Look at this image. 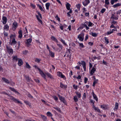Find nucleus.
<instances>
[{
  "label": "nucleus",
  "instance_id": "obj_1",
  "mask_svg": "<svg viewBox=\"0 0 121 121\" xmlns=\"http://www.w3.org/2000/svg\"><path fill=\"white\" fill-rule=\"evenodd\" d=\"M38 15H36V17L38 21L41 24H42V22L41 19H42V16L41 14L39 12H38Z\"/></svg>",
  "mask_w": 121,
  "mask_h": 121
},
{
  "label": "nucleus",
  "instance_id": "obj_2",
  "mask_svg": "<svg viewBox=\"0 0 121 121\" xmlns=\"http://www.w3.org/2000/svg\"><path fill=\"white\" fill-rule=\"evenodd\" d=\"M9 99L12 100H13V101H14L15 103H17L18 104H22V103L20 101H19L17 99L14 98L13 96H10Z\"/></svg>",
  "mask_w": 121,
  "mask_h": 121
},
{
  "label": "nucleus",
  "instance_id": "obj_3",
  "mask_svg": "<svg viewBox=\"0 0 121 121\" xmlns=\"http://www.w3.org/2000/svg\"><path fill=\"white\" fill-rule=\"evenodd\" d=\"M6 48L7 52L9 54H12L13 53V49L10 47H8L7 45L6 46Z\"/></svg>",
  "mask_w": 121,
  "mask_h": 121
},
{
  "label": "nucleus",
  "instance_id": "obj_4",
  "mask_svg": "<svg viewBox=\"0 0 121 121\" xmlns=\"http://www.w3.org/2000/svg\"><path fill=\"white\" fill-rule=\"evenodd\" d=\"M57 75L59 77H60L61 78H63L64 79H66L65 76L62 74V73L61 72L58 71L57 73Z\"/></svg>",
  "mask_w": 121,
  "mask_h": 121
},
{
  "label": "nucleus",
  "instance_id": "obj_5",
  "mask_svg": "<svg viewBox=\"0 0 121 121\" xmlns=\"http://www.w3.org/2000/svg\"><path fill=\"white\" fill-rule=\"evenodd\" d=\"M115 14V13H114V14H112L111 18L115 20H117L118 19V16L117 15L116 16Z\"/></svg>",
  "mask_w": 121,
  "mask_h": 121
},
{
  "label": "nucleus",
  "instance_id": "obj_6",
  "mask_svg": "<svg viewBox=\"0 0 121 121\" xmlns=\"http://www.w3.org/2000/svg\"><path fill=\"white\" fill-rule=\"evenodd\" d=\"M84 35L82 34H80L78 36V38L79 39L80 41H82L83 39L82 37H83Z\"/></svg>",
  "mask_w": 121,
  "mask_h": 121
},
{
  "label": "nucleus",
  "instance_id": "obj_7",
  "mask_svg": "<svg viewBox=\"0 0 121 121\" xmlns=\"http://www.w3.org/2000/svg\"><path fill=\"white\" fill-rule=\"evenodd\" d=\"M32 40V39H29L26 40L27 42L26 43V44L27 47H29L30 45V44Z\"/></svg>",
  "mask_w": 121,
  "mask_h": 121
},
{
  "label": "nucleus",
  "instance_id": "obj_8",
  "mask_svg": "<svg viewBox=\"0 0 121 121\" xmlns=\"http://www.w3.org/2000/svg\"><path fill=\"white\" fill-rule=\"evenodd\" d=\"M94 67H95V65L93 66V68L90 71V73L91 74V75H92L95 72V71L96 69L94 68Z\"/></svg>",
  "mask_w": 121,
  "mask_h": 121
},
{
  "label": "nucleus",
  "instance_id": "obj_9",
  "mask_svg": "<svg viewBox=\"0 0 121 121\" xmlns=\"http://www.w3.org/2000/svg\"><path fill=\"white\" fill-rule=\"evenodd\" d=\"M60 99L62 101L63 103H65L66 102V101L65 99V98L62 96H60V95L58 96Z\"/></svg>",
  "mask_w": 121,
  "mask_h": 121
},
{
  "label": "nucleus",
  "instance_id": "obj_10",
  "mask_svg": "<svg viewBox=\"0 0 121 121\" xmlns=\"http://www.w3.org/2000/svg\"><path fill=\"white\" fill-rule=\"evenodd\" d=\"M90 3L89 0H85L84 2H83L82 3L84 6H86Z\"/></svg>",
  "mask_w": 121,
  "mask_h": 121
},
{
  "label": "nucleus",
  "instance_id": "obj_11",
  "mask_svg": "<svg viewBox=\"0 0 121 121\" xmlns=\"http://www.w3.org/2000/svg\"><path fill=\"white\" fill-rule=\"evenodd\" d=\"M2 80L7 84H9L10 83L9 81V80L4 78H2Z\"/></svg>",
  "mask_w": 121,
  "mask_h": 121
},
{
  "label": "nucleus",
  "instance_id": "obj_12",
  "mask_svg": "<svg viewBox=\"0 0 121 121\" xmlns=\"http://www.w3.org/2000/svg\"><path fill=\"white\" fill-rule=\"evenodd\" d=\"M82 66L83 68L84 71H86V63L84 61H82Z\"/></svg>",
  "mask_w": 121,
  "mask_h": 121
},
{
  "label": "nucleus",
  "instance_id": "obj_13",
  "mask_svg": "<svg viewBox=\"0 0 121 121\" xmlns=\"http://www.w3.org/2000/svg\"><path fill=\"white\" fill-rule=\"evenodd\" d=\"M23 62L22 60L20 59H18V65L19 66H21L22 65Z\"/></svg>",
  "mask_w": 121,
  "mask_h": 121
},
{
  "label": "nucleus",
  "instance_id": "obj_14",
  "mask_svg": "<svg viewBox=\"0 0 121 121\" xmlns=\"http://www.w3.org/2000/svg\"><path fill=\"white\" fill-rule=\"evenodd\" d=\"M17 26V24L16 22H14L13 23V27L14 28V29H15Z\"/></svg>",
  "mask_w": 121,
  "mask_h": 121
},
{
  "label": "nucleus",
  "instance_id": "obj_15",
  "mask_svg": "<svg viewBox=\"0 0 121 121\" xmlns=\"http://www.w3.org/2000/svg\"><path fill=\"white\" fill-rule=\"evenodd\" d=\"M101 108L104 109H108V106L106 105H101Z\"/></svg>",
  "mask_w": 121,
  "mask_h": 121
},
{
  "label": "nucleus",
  "instance_id": "obj_16",
  "mask_svg": "<svg viewBox=\"0 0 121 121\" xmlns=\"http://www.w3.org/2000/svg\"><path fill=\"white\" fill-rule=\"evenodd\" d=\"M49 55L51 56L53 58L54 57V52L50 51V50H49Z\"/></svg>",
  "mask_w": 121,
  "mask_h": 121
},
{
  "label": "nucleus",
  "instance_id": "obj_17",
  "mask_svg": "<svg viewBox=\"0 0 121 121\" xmlns=\"http://www.w3.org/2000/svg\"><path fill=\"white\" fill-rule=\"evenodd\" d=\"M2 19L3 21V23L4 24H5L7 22V18L5 17H3L2 18Z\"/></svg>",
  "mask_w": 121,
  "mask_h": 121
},
{
  "label": "nucleus",
  "instance_id": "obj_18",
  "mask_svg": "<svg viewBox=\"0 0 121 121\" xmlns=\"http://www.w3.org/2000/svg\"><path fill=\"white\" fill-rule=\"evenodd\" d=\"M41 117L44 121H47V117L41 114L40 115Z\"/></svg>",
  "mask_w": 121,
  "mask_h": 121
},
{
  "label": "nucleus",
  "instance_id": "obj_19",
  "mask_svg": "<svg viewBox=\"0 0 121 121\" xmlns=\"http://www.w3.org/2000/svg\"><path fill=\"white\" fill-rule=\"evenodd\" d=\"M9 25L7 24H6L4 25V30H5L7 31L9 30Z\"/></svg>",
  "mask_w": 121,
  "mask_h": 121
},
{
  "label": "nucleus",
  "instance_id": "obj_20",
  "mask_svg": "<svg viewBox=\"0 0 121 121\" xmlns=\"http://www.w3.org/2000/svg\"><path fill=\"white\" fill-rule=\"evenodd\" d=\"M92 107L96 111H97L98 112H100V111L98 108L95 107L94 105H93Z\"/></svg>",
  "mask_w": 121,
  "mask_h": 121
},
{
  "label": "nucleus",
  "instance_id": "obj_21",
  "mask_svg": "<svg viewBox=\"0 0 121 121\" xmlns=\"http://www.w3.org/2000/svg\"><path fill=\"white\" fill-rule=\"evenodd\" d=\"M19 35L18 37L20 38H21L22 36V31L21 30H19L18 31Z\"/></svg>",
  "mask_w": 121,
  "mask_h": 121
},
{
  "label": "nucleus",
  "instance_id": "obj_22",
  "mask_svg": "<svg viewBox=\"0 0 121 121\" xmlns=\"http://www.w3.org/2000/svg\"><path fill=\"white\" fill-rule=\"evenodd\" d=\"M17 42L15 41V39H13L11 43L10 44L12 45L15 44Z\"/></svg>",
  "mask_w": 121,
  "mask_h": 121
},
{
  "label": "nucleus",
  "instance_id": "obj_23",
  "mask_svg": "<svg viewBox=\"0 0 121 121\" xmlns=\"http://www.w3.org/2000/svg\"><path fill=\"white\" fill-rule=\"evenodd\" d=\"M53 108L57 110L58 112L61 113V110L58 107H54Z\"/></svg>",
  "mask_w": 121,
  "mask_h": 121
},
{
  "label": "nucleus",
  "instance_id": "obj_24",
  "mask_svg": "<svg viewBox=\"0 0 121 121\" xmlns=\"http://www.w3.org/2000/svg\"><path fill=\"white\" fill-rule=\"evenodd\" d=\"M121 5V4L120 3H117L114 5H113L112 6L114 8H116L118 7L119 6Z\"/></svg>",
  "mask_w": 121,
  "mask_h": 121
},
{
  "label": "nucleus",
  "instance_id": "obj_25",
  "mask_svg": "<svg viewBox=\"0 0 121 121\" xmlns=\"http://www.w3.org/2000/svg\"><path fill=\"white\" fill-rule=\"evenodd\" d=\"M12 57L13 58L12 60H16V61H17L18 59L17 56H12Z\"/></svg>",
  "mask_w": 121,
  "mask_h": 121
},
{
  "label": "nucleus",
  "instance_id": "obj_26",
  "mask_svg": "<svg viewBox=\"0 0 121 121\" xmlns=\"http://www.w3.org/2000/svg\"><path fill=\"white\" fill-rule=\"evenodd\" d=\"M60 87L61 88H66L67 87L66 86L64 85L61 83H60Z\"/></svg>",
  "mask_w": 121,
  "mask_h": 121
},
{
  "label": "nucleus",
  "instance_id": "obj_27",
  "mask_svg": "<svg viewBox=\"0 0 121 121\" xmlns=\"http://www.w3.org/2000/svg\"><path fill=\"white\" fill-rule=\"evenodd\" d=\"M70 4L69 3H67L66 5V7L67 9L68 10H70Z\"/></svg>",
  "mask_w": 121,
  "mask_h": 121
},
{
  "label": "nucleus",
  "instance_id": "obj_28",
  "mask_svg": "<svg viewBox=\"0 0 121 121\" xmlns=\"http://www.w3.org/2000/svg\"><path fill=\"white\" fill-rule=\"evenodd\" d=\"M24 103L27 105H28L29 107H31V104L30 103H29V102L27 101H24Z\"/></svg>",
  "mask_w": 121,
  "mask_h": 121
},
{
  "label": "nucleus",
  "instance_id": "obj_29",
  "mask_svg": "<svg viewBox=\"0 0 121 121\" xmlns=\"http://www.w3.org/2000/svg\"><path fill=\"white\" fill-rule=\"evenodd\" d=\"M57 45L59 46V49L60 50H61L63 46L62 45L60 44L57 43Z\"/></svg>",
  "mask_w": 121,
  "mask_h": 121
},
{
  "label": "nucleus",
  "instance_id": "obj_30",
  "mask_svg": "<svg viewBox=\"0 0 121 121\" xmlns=\"http://www.w3.org/2000/svg\"><path fill=\"white\" fill-rule=\"evenodd\" d=\"M51 38L54 41L58 42L57 40L53 36H52Z\"/></svg>",
  "mask_w": 121,
  "mask_h": 121
},
{
  "label": "nucleus",
  "instance_id": "obj_31",
  "mask_svg": "<svg viewBox=\"0 0 121 121\" xmlns=\"http://www.w3.org/2000/svg\"><path fill=\"white\" fill-rule=\"evenodd\" d=\"M92 95L94 99H95L96 100V101H97L98 99L97 98L96 95L93 92L92 93Z\"/></svg>",
  "mask_w": 121,
  "mask_h": 121
},
{
  "label": "nucleus",
  "instance_id": "obj_32",
  "mask_svg": "<svg viewBox=\"0 0 121 121\" xmlns=\"http://www.w3.org/2000/svg\"><path fill=\"white\" fill-rule=\"evenodd\" d=\"M9 89H10L11 91H12L15 92H16L17 93H18V92L17 91H16L13 88H12L10 87H9Z\"/></svg>",
  "mask_w": 121,
  "mask_h": 121
},
{
  "label": "nucleus",
  "instance_id": "obj_33",
  "mask_svg": "<svg viewBox=\"0 0 121 121\" xmlns=\"http://www.w3.org/2000/svg\"><path fill=\"white\" fill-rule=\"evenodd\" d=\"M76 93L77 96L78 98H80L81 97V94L78 92H76Z\"/></svg>",
  "mask_w": 121,
  "mask_h": 121
},
{
  "label": "nucleus",
  "instance_id": "obj_34",
  "mask_svg": "<svg viewBox=\"0 0 121 121\" xmlns=\"http://www.w3.org/2000/svg\"><path fill=\"white\" fill-rule=\"evenodd\" d=\"M50 4L49 3H47L46 4V7L47 9L48 10L49 9V8L50 6Z\"/></svg>",
  "mask_w": 121,
  "mask_h": 121
},
{
  "label": "nucleus",
  "instance_id": "obj_35",
  "mask_svg": "<svg viewBox=\"0 0 121 121\" xmlns=\"http://www.w3.org/2000/svg\"><path fill=\"white\" fill-rule=\"evenodd\" d=\"M48 77L50 78L51 79H53V78L52 76L49 73H47L46 74Z\"/></svg>",
  "mask_w": 121,
  "mask_h": 121
},
{
  "label": "nucleus",
  "instance_id": "obj_36",
  "mask_svg": "<svg viewBox=\"0 0 121 121\" xmlns=\"http://www.w3.org/2000/svg\"><path fill=\"white\" fill-rule=\"evenodd\" d=\"M15 35H14L11 34L10 36V37L11 39H15Z\"/></svg>",
  "mask_w": 121,
  "mask_h": 121
},
{
  "label": "nucleus",
  "instance_id": "obj_37",
  "mask_svg": "<svg viewBox=\"0 0 121 121\" xmlns=\"http://www.w3.org/2000/svg\"><path fill=\"white\" fill-rule=\"evenodd\" d=\"M91 35L93 37H96L97 35V34L95 33H92Z\"/></svg>",
  "mask_w": 121,
  "mask_h": 121
},
{
  "label": "nucleus",
  "instance_id": "obj_38",
  "mask_svg": "<svg viewBox=\"0 0 121 121\" xmlns=\"http://www.w3.org/2000/svg\"><path fill=\"white\" fill-rule=\"evenodd\" d=\"M26 68L28 69H30L31 68L30 66L29 65L28 63H26Z\"/></svg>",
  "mask_w": 121,
  "mask_h": 121
},
{
  "label": "nucleus",
  "instance_id": "obj_39",
  "mask_svg": "<svg viewBox=\"0 0 121 121\" xmlns=\"http://www.w3.org/2000/svg\"><path fill=\"white\" fill-rule=\"evenodd\" d=\"M60 41L64 45H66V43H65V40H63L62 39H61L60 40Z\"/></svg>",
  "mask_w": 121,
  "mask_h": 121
},
{
  "label": "nucleus",
  "instance_id": "obj_40",
  "mask_svg": "<svg viewBox=\"0 0 121 121\" xmlns=\"http://www.w3.org/2000/svg\"><path fill=\"white\" fill-rule=\"evenodd\" d=\"M73 99L75 102L77 101L78 100V99L76 96H75L74 97Z\"/></svg>",
  "mask_w": 121,
  "mask_h": 121
},
{
  "label": "nucleus",
  "instance_id": "obj_41",
  "mask_svg": "<svg viewBox=\"0 0 121 121\" xmlns=\"http://www.w3.org/2000/svg\"><path fill=\"white\" fill-rule=\"evenodd\" d=\"M118 104L117 103H116L115 104V109H117L118 107Z\"/></svg>",
  "mask_w": 121,
  "mask_h": 121
},
{
  "label": "nucleus",
  "instance_id": "obj_42",
  "mask_svg": "<svg viewBox=\"0 0 121 121\" xmlns=\"http://www.w3.org/2000/svg\"><path fill=\"white\" fill-rule=\"evenodd\" d=\"M105 3L107 5H109V0H105Z\"/></svg>",
  "mask_w": 121,
  "mask_h": 121
},
{
  "label": "nucleus",
  "instance_id": "obj_43",
  "mask_svg": "<svg viewBox=\"0 0 121 121\" xmlns=\"http://www.w3.org/2000/svg\"><path fill=\"white\" fill-rule=\"evenodd\" d=\"M3 34L4 36L7 37L8 36V33L6 32L4 30V31Z\"/></svg>",
  "mask_w": 121,
  "mask_h": 121
},
{
  "label": "nucleus",
  "instance_id": "obj_44",
  "mask_svg": "<svg viewBox=\"0 0 121 121\" xmlns=\"http://www.w3.org/2000/svg\"><path fill=\"white\" fill-rule=\"evenodd\" d=\"M104 39L106 43L107 44H108L109 43V41L107 38L106 37H104Z\"/></svg>",
  "mask_w": 121,
  "mask_h": 121
},
{
  "label": "nucleus",
  "instance_id": "obj_45",
  "mask_svg": "<svg viewBox=\"0 0 121 121\" xmlns=\"http://www.w3.org/2000/svg\"><path fill=\"white\" fill-rule=\"evenodd\" d=\"M113 32V30H112L111 31H109L107 33V35H109L110 34H111Z\"/></svg>",
  "mask_w": 121,
  "mask_h": 121
},
{
  "label": "nucleus",
  "instance_id": "obj_46",
  "mask_svg": "<svg viewBox=\"0 0 121 121\" xmlns=\"http://www.w3.org/2000/svg\"><path fill=\"white\" fill-rule=\"evenodd\" d=\"M47 115L48 116H52V115L51 113L49 112H47Z\"/></svg>",
  "mask_w": 121,
  "mask_h": 121
},
{
  "label": "nucleus",
  "instance_id": "obj_47",
  "mask_svg": "<svg viewBox=\"0 0 121 121\" xmlns=\"http://www.w3.org/2000/svg\"><path fill=\"white\" fill-rule=\"evenodd\" d=\"M73 88L75 89L76 90H77L78 89V86H76L75 85H73Z\"/></svg>",
  "mask_w": 121,
  "mask_h": 121
},
{
  "label": "nucleus",
  "instance_id": "obj_48",
  "mask_svg": "<svg viewBox=\"0 0 121 121\" xmlns=\"http://www.w3.org/2000/svg\"><path fill=\"white\" fill-rule=\"evenodd\" d=\"M39 7L40 10L42 11H44V10L43 9V8L41 7V6L40 5L39 6Z\"/></svg>",
  "mask_w": 121,
  "mask_h": 121
},
{
  "label": "nucleus",
  "instance_id": "obj_49",
  "mask_svg": "<svg viewBox=\"0 0 121 121\" xmlns=\"http://www.w3.org/2000/svg\"><path fill=\"white\" fill-rule=\"evenodd\" d=\"M38 70H39V73L41 75L44 73L40 69H38Z\"/></svg>",
  "mask_w": 121,
  "mask_h": 121
},
{
  "label": "nucleus",
  "instance_id": "obj_50",
  "mask_svg": "<svg viewBox=\"0 0 121 121\" xmlns=\"http://www.w3.org/2000/svg\"><path fill=\"white\" fill-rule=\"evenodd\" d=\"M35 61L38 63H39L40 61V60L38 58H36L35 60Z\"/></svg>",
  "mask_w": 121,
  "mask_h": 121
},
{
  "label": "nucleus",
  "instance_id": "obj_51",
  "mask_svg": "<svg viewBox=\"0 0 121 121\" xmlns=\"http://www.w3.org/2000/svg\"><path fill=\"white\" fill-rule=\"evenodd\" d=\"M79 43V46L81 47L82 48H83L84 47V46L83 45V44L82 43Z\"/></svg>",
  "mask_w": 121,
  "mask_h": 121
},
{
  "label": "nucleus",
  "instance_id": "obj_52",
  "mask_svg": "<svg viewBox=\"0 0 121 121\" xmlns=\"http://www.w3.org/2000/svg\"><path fill=\"white\" fill-rule=\"evenodd\" d=\"M105 9H102L101 11V12L102 13H103L105 11Z\"/></svg>",
  "mask_w": 121,
  "mask_h": 121
},
{
  "label": "nucleus",
  "instance_id": "obj_53",
  "mask_svg": "<svg viewBox=\"0 0 121 121\" xmlns=\"http://www.w3.org/2000/svg\"><path fill=\"white\" fill-rule=\"evenodd\" d=\"M88 80L87 78H86L85 77L84 78V82L85 83H87V81Z\"/></svg>",
  "mask_w": 121,
  "mask_h": 121
},
{
  "label": "nucleus",
  "instance_id": "obj_54",
  "mask_svg": "<svg viewBox=\"0 0 121 121\" xmlns=\"http://www.w3.org/2000/svg\"><path fill=\"white\" fill-rule=\"evenodd\" d=\"M28 96L31 98L32 99L33 98V97L30 94H28Z\"/></svg>",
  "mask_w": 121,
  "mask_h": 121
},
{
  "label": "nucleus",
  "instance_id": "obj_55",
  "mask_svg": "<svg viewBox=\"0 0 121 121\" xmlns=\"http://www.w3.org/2000/svg\"><path fill=\"white\" fill-rule=\"evenodd\" d=\"M81 5L80 4H79L76 5V7L77 8L79 9Z\"/></svg>",
  "mask_w": 121,
  "mask_h": 121
},
{
  "label": "nucleus",
  "instance_id": "obj_56",
  "mask_svg": "<svg viewBox=\"0 0 121 121\" xmlns=\"http://www.w3.org/2000/svg\"><path fill=\"white\" fill-rule=\"evenodd\" d=\"M115 2L113 0H111L110 1V3L112 5Z\"/></svg>",
  "mask_w": 121,
  "mask_h": 121
},
{
  "label": "nucleus",
  "instance_id": "obj_57",
  "mask_svg": "<svg viewBox=\"0 0 121 121\" xmlns=\"http://www.w3.org/2000/svg\"><path fill=\"white\" fill-rule=\"evenodd\" d=\"M93 24L91 22H89V24L88 25V26L89 27V26H91Z\"/></svg>",
  "mask_w": 121,
  "mask_h": 121
},
{
  "label": "nucleus",
  "instance_id": "obj_58",
  "mask_svg": "<svg viewBox=\"0 0 121 121\" xmlns=\"http://www.w3.org/2000/svg\"><path fill=\"white\" fill-rule=\"evenodd\" d=\"M98 81V79L95 80H94L93 83L95 84H96L97 83Z\"/></svg>",
  "mask_w": 121,
  "mask_h": 121
},
{
  "label": "nucleus",
  "instance_id": "obj_59",
  "mask_svg": "<svg viewBox=\"0 0 121 121\" xmlns=\"http://www.w3.org/2000/svg\"><path fill=\"white\" fill-rule=\"evenodd\" d=\"M102 63L104 65H106L107 63L106 61L103 60V61Z\"/></svg>",
  "mask_w": 121,
  "mask_h": 121
},
{
  "label": "nucleus",
  "instance_id": "obj_60",
  "mask_svg": "<svg viewBox=\"0 0 121 121\" xmlns=\"http://www.w3.org/2000/svg\"><path fill=\"white\" fill-rule=\"evenodd\" d=\"M26 79L27 81L29 82V81L30 79L28 77H26Z\"/></svg>",
  "mask_w": 121,
  "mask_h": 121
},
{
  "label": "nucleus",
  "instance_id": "obj_61",
  "mask_svg": "<svg viewBox=\"0 0 121 121\" xmlns=\"http://www.w3.org/2000/svg\"><path fill=\"white\" fill-rule=\"evenodd\" d=\"M81 78V76L80 75H78V77H76V78L78 79H80Z\"/></svg>",
  "mask_w": 121,
  "mask_h": 121
},
{
  "label": "nucleus",
  "instance_id": "obj_62",
  "mask_svg": "<svg viewBox=\"0 0 121 121\" xmlns=\"http://www.w3.org/2000/svg\"><path fill=\"white\" fill-rule=\"evenodd\" d=\"M54 99L56 100H57L58 99V98L56 96H55L54 97Z\"/></svg>",
  "mask_w": 121,
  "mask_h": 121
},
{
  "label": "nucleus",
  "instance_id": "obj_63",
  "mask_svg": "<svg viewBox=\"0 0 121 121\" xmlns=\"http://www.w3.org/2000/svg\"><path fill=\"white\" fill-rule=\"evenodd\" d=\"M121 13V9L120 11H118L117 12V14H120V13Z\"/></svg>",
  "mask_w": 121,
  "mask_h": 121
},
{
  "label": "nucleus",
  "instance_id": "obj_64",
  "mask_svg": "<svg viewBox=\"0 0 121 121\" xmlns=\"http://www.w3.org/2000/svg\"><path fill=\"white\" fill-rule=\"evenodd\" d=\"M71 26L70 25H69L68 27V29H69V31L71 30Z\"/></svg>",
  "mask_w": 121,
  "mask_h": 121
}]
</instances>
